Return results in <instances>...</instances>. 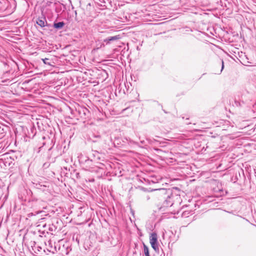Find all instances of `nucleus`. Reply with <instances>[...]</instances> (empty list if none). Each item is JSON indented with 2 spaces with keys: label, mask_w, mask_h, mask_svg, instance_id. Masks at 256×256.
Here are the masks:
<instances>
[{
  "label": "nucleus",
  "mask_w": 256,
  "mask_h": 256,
  "mask_svg": "<svg viewBox=\"0 0 256 256\" xmlns=\"http://www.w3.org/2000/svg\"><path fill=\"white\" fill-rule=\"evenodd\" d=\"M150 242L152 247L155 251L158 250V236L155 232H152L150 234Z\"/></svg>",
  "instance_id": "obj_1"
},
{
  "label": "nucleus",
  "mask_w": 256,
  "mask_h": 256,
  "mask_svg": "<svg viewBox=\"0 0 256 256\" xmlns=\"http://www.w3.org/2000/svg\"><path fill=\"white\" fill-rule=\"evenodd\" d=\"M64 25V22H58V23L54 24V26L56 28H61Z\"/></svg>",
  "instance_id": "obj_4"
},
{
  "label": "nucleus",
  "mask_w": 256,
  "mask_h": 256,
  "mask_svg": "<svg viewBox=\"0 0 256 256\" xmlns=\"http://www.w3.org/2000/svg\"><path fill=\"white\" fill-rule=\"evenodd\" d=\"M144 254L146 255V256H150V255L149 254L148 248L144 244Z\"/></svg>",
  "instance_id": "obj_5"
},
{
  "label": "nucleus",
  "mask_w": 256,
  "mask_h": 256,
  "mask_svg": "<svg viewBox=\"0 0 256 256\" xmlns=\"http://www.w3.org/2000/svg\"><path fill=\"white\" fill-rule=\"evenodd\" d=\"M46 22L45 18L43 19H38L36 20V24L40 26L41 27H44L45 26V22Z\"/></svg>",
  "instance_id": "obj_3"
},
{
  "label": "nucleus",
  "mask_w": 256,
  "mask_h": 256,
  "mask_svg": "<svg viewBox=\"0 0 256 256\" xmlns=\"http://www.w3.org/2000/svg\"><path fill=\"white\" fill-rule=\"evenodd\" d=\"M48 58H44V59H42V61H43V62H44L45 64H48L50 65V63H48Z\"/></svg>",
  "instance_id": "obj_6"
},
{
  "label": "nucleus",
  "mask_w": 256,
  "mask_h": 256,
  "mask_svg": "<svg viewBox=\"0 0 256 256\" xmlns=\"http://www.w3.org/2000/svg\"><path fill=\"white\" fill-rule=\"evenodd\" d=\"M120 36H114L110 37L104 40V42H106V44H109L111 41L116 40L120 38Z\"/></svg>",
  "instance_id": "obj_2"
},
{
  "label": "nucleus",
  "mask_w": 256,
  "mask_h": 256,
  "mask_svg": "<svg viewBox=\"0 0 256 256\" xmlns=\"http://www.w3.org/2000/svg\"><path fill=\"white\" fill-rule=\"evenodd\" d=\"M224 62H223V61H222V69L224 68Z\"/></svg>",
  "instance_id": "obj_7"
}]
</instances>
